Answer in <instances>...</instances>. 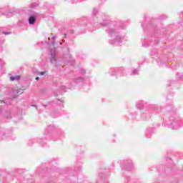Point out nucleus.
Wrapping results in <instances>:
<instances>
[{
    "instance_id": "de8ad7c7",
    "label": "nucleus",
    "mask_w": 183,
    "mask_h": 183,
    "mask_svg": "<svg viewBox=\"0 0 183 183\" xmlns=\"http://www.w3.org/2000/svg\"><path fill=\"white\" fill-rule=\"evenodd\" d=\"M54 95H58V93H55Z\"/></svg>"
},
{
    "instance_id": "6ab92c4d",
    "label": "nucleus",
    "mask_w": 183,
    "mask_h": 183,
    "mask_svg": "<svg viewBox=\"0 0 183 183\" xmlns=\"http://www.w3.org/2000/svg\"><path fill=\"white\" fill-rule=\"evenodd\" d=\"M64 92H66V86H60V91H59V94L60 95H63V94H64Z\"/></svg>"
},
{
    "instance_id": "4468645a",
    "label": "nucleus",
    "mask_w": 183,
    "mask_h": 183,
    "mask_svg": "<svg viewBox=\"0 0 183 183\" xmlns=\"http://www.w3.org/2000/svg\"><path fill=\"white\" fill-rule=\"evenodd\" d=\"M152 134H154V129L148 128L147 129V131L145 132V137L147 138H149L151 137V135H152Z\"/></svg>"
},
{
    "instance_id": "ea45409f",
    "label": "nucleus",
    "mask_w": 183,
    "mask_h": 183,
    "mask_svg": "<svg viewBox=\"0 0 183 183\" xmlns=\"http://www.w3.org/2000/svg\"><path fill=\"white\" fill-rule=\"evenodd\" d=\"M3 102H4V104H6V102H5V101H2V100L0 101V104H2Z\"/></svg>"
},
{
    "instance_id": "c756f323",
    "label": "nucleus",
    "mask_w": 183,
    "mask_h": 183,
    "mask_svg": "<svg viewBox=\"0 0 183 183\" xmlns=\"http://www.w3.org/2000/svg\"><path fill=\"white\" fill-rule=\"evenodd\" d=\"M94 16H95V15H97L98 14V9L94 8L92 12Z\"/></svg>"
},
{
    "instance_id": "412c9836",
    "label": "nucleus",
    "mask_w": 183,
    "mask_h": 183,
    "mask_svg": "<svg viewBox=\"0 0 183 183\" xmlns=\"http://www.w3.org/2000/svg\"><path fill=\"white\" fill-rule=\"evenodd\" d=\"M19 79H21V76L19 75L10 76V81H19Z\"/></svg>"
},
{
    "instance_id": "9d476101",
    "label": "nucleus",
    "mask_w": 183,
    "mask_h": 183,
    "mask_svg": "<svg viewBox=\"0 0 183 183\" xmlns=\"http://www.w3.org/2000/svg\"><path fill=\"white\" fill-rule=\"evenodd\" d=\"M36 16H38V13L34 12L33 14L30 15L29 17V25H34L36 22Z\"/></svg>"
},
{
    "instance_id": "b1692460",
    "label": "nucleus",
    "mask_w": 183,
    "mask_h": 183,
    "mask_svg": "<svg viewBox=\"0 0 183 183\" xmlns=\"http://www.w3.org/2000/svg\"><path fill=\"white\" fill-rule=\"evenodd\" d=\"M5 42V39H0V52H2L4 51V46H2V44Z\"/></svg>"
},
{
    "instance_id": "c03bdc74",
    "label": "nucleus",
    "mask_w": 183,
    "mask_h": 183,
    "mask_svg": "<svg viewBox=\"0 0 183 183\" xmlns=\"http://www.w3.org/2000/svg\"><path fill=\"white\" fill-rule=\"evenodd\" d=\"M36 81H39V77H36Z\"/></svg>"
},
{
    "instance_id": "c9c22d12",
    "label": "nucleus",
    "mask_w": 183,
    "mask_h": 183,
    "mask_svg": "<svg viewBox=\"0 0 183 183\" xmlns=\"http://www.w3.org/2000/svg\"><path fill=\"white\" fill-rule=\"evenodd\" d=\"M2 65H4V60L0 59V66L2 67Z\"/></svg>"
},
{
    "instance_id": "bb28decb",
    "label": "nucleus",
    "mask_w": 183,
    "mask_h": 183,
    "mask_svg": "<svg viewBox=\"0 0 183 183\" xmlns=\"http://www.w3.org/2000/svg\"><path fill=\"white\" fill-rule=\"evenodd\" d=\"M82 167L81 165L77 166L75 169H74V172H79V171H81Z\"/></svg>"
},
{
    "instance_id": "09e8293b",
    "label": "nucleus",
    "mask_w": 183,
    "mask_h": 183,
    "mask_svg": "<svg viewBox=\"0 0 183 183\" xmlns=\"http://www.w3.org/2000/svg\"><path fill=\"white\" fill-rule=\"evenodd\" d=\"M142 28H144V24H142Z\"/></svg>"
},
{
    "instance_id": "a19ab883",
    "label": "nucleus",
    "mask_w": 183,
    "mask_h": 183,
    "mask_svg": "<svg viewBox=\"0 0 183 183\" xmlns=\"http://www.w3.org/2000/svg\"><path fill=\"white\" fill-rule=\"evenodd\" d=\"M99 177L101 178V181H102V174H99Z\"/></svg>"
},
{
    "instance_id": "6e6552de",
    "label": "nucleus",
    "mask_w": 183,
    "mask_h": 183,
    "mask_svg": "<svg viewBox=\"0 0 183 183\" xmlns=\"http://www.w3.org/2000/svg\"><path fill=\"white\" fill-rule=\"evenodd\" d=\"M89 27V24H86L85 21H83L79 26H77L76 31H79V34H84L86 29Z\"/></svg>"
},
{
    "instance_id": "e433bc0d",
    "label": "nucleus",
    "mask_w": 183,
    "mask_h": 183,
    "mask_svg": "<svg viewBox=\"0 0 183 183\" xmlns=\"http://www.w3.org/2000/svg\"><path fill=\"white\" fill-rule=\"evenodd\" d=\"M46 71H41V72H39V75H44V74H46Z\"/></svg>"
},
{
    "instance_id": "49530a36",
    "label": "nucleus",
    "mask_w": 183,
    "mask_h": 183,
    "mask_svg": "<svg viewBox=\"0 0 183 183\" xmlns=\"http://www.w3.org/2000/svg\"><path fill=\"white\" fill-rule=\"evenodd\" d=\"M63 105H64L63 104H60L61 107H63Z\"/></svg>"
},
{
    "instance_id": "7c9ffc66",
    "label": "nucleus",
    "mask_w": 183,
    "mask_h": 183,
    "mask_svg": "<svg viewBox=\"0 0 183 183\" xmlns=\"http://www.w3.org/2000/svg\"><path fill=\"white\" fill-rule=\"evenodd\" d=\"M177 78L178 79H182V80H183V74H177Z\"/></svg>"
},
{
    "instance_id": "f257e3e1",
    "label": "nucleus",
    "mask_w": 183,
    "mask_h": 183,
    "mask_svg": "<svg viewBox=\"0 0 183 183\" xmlns=\"http://www.w3.org/2000/svg\"><path fill=\"white\" fill-rule=\"evenodd\" d=\"M101 25L104 26V29L112 40L109 41L110 45L117 46L122 42V37L118 33V30L124 29L125 24L121 21H111V20H104Z\"/></svg>"
},
{
    "instance_id": "c85d7f7f",
    "label": "nucleus",
    "mask_w": 183,
    "mask_h": 183,
    "mask_svg": "<svg viewBox=\"0 0 183 183\" xmlns=\"http://www.w3.org/2000/svg\"><path fill=\"white\" fill-rule=\"evenodd\" d=\"M168 111H172L173 112H175V110H174V106L172 104L170 105V107H167Z\"/></svg>"
},
{
    "instance_id": "4be33fe9",
    "label": "nucleus",
    "mask_w": 183,
    "mask_h": 183,
    "mask_svg": "<svg viewBox=\"0 0 183 183\" xmlns=\"http://www.w3.org/2000/svg\"><path fill=\"white\" fill-rule=\"evenodd\" d=\"M38 142L41 145V147H46V142H44V139H39Z\"/></svg>"
},
{
    "instance_id": "20e7f679",
    "label": "nucleus",
    "mask_w": 183,
    "mask_h": 183,
    "mask_svg": "<svg viewBox=\"0 0 183 183\" xmlns=\"http://www.w3.org/2000/svg\"><path fill=\"white\" fill-rule=\"evenodd\" d=\"M170 123L167 124L168 128H171L172 129H179L182 127L183 119L174 116L170 117Z\"/></svg>"
},
{
    "instance_id": "2f4dec72",
    "label": "nucleus",
    "mask_w": 183,
    "mask_h": 183,
    "mask_svg": "<svg viewBox=\"0 0 183 183\" xmlns=\"http://www.w3.org/2000/svg\"><path fill=\"white\" fill-rule=\"evenodd\" d=\"M36 6H38L36 3H33L30 5V8H36Z\"/></svg>"
},
{
    "instance_id": "393cba45",
    "label": "nucleus",
    "mask_w": 183,
    "mask_h": 183,
    "mask_svg": "<svg viewBox=\"0 0 183 183\" xmlns=\"http://www.w3.org/2000/svg\"><path fill=\"white\" fill-rule=\"evenodd\" d=\"M152 56H158V50H152L151 51Z\"/></svg>"
},
{
    "instance_id": "0eeeda50",
    "label": "nucleus",
    "mask_w": 183,
    "mask_h": 183,
    "mask_svg": "<svg viewBox=\"0 0 183 183\" xmlns=\"http://www.w3.org/2000/svg\"><path fill=\"white\" fill-rule=\"evenodd\" d=\"M134 168V164H132V161L131 159H124L123 161V167L122 169L125 171H131Z\"/></svg>"
},
{
    "instance_id": "7ed1b4c3",
    "label": "nucleus",
    "mask_w": 183,
    "mask_h": 183,
    "mask_svg": "<svg viewBox=\"0 0 183 183\" xmlns=\"http://www.w3.org/2000/svg\"><path fill=\"white\" fill-rule=\"evenodd\" d=\"M161 109L157 104H149L147 109L142 114V121H149V119L152 117L155 114H159Z\"/></svg>"
},
{
    "instance_id": "79ce46f5",
    "label": "nucleus",
    "mask_w": 183,
    "mask_h": 183,
    "mask_svg": "<svg viewBox=\"0 0 183 183\" xmlns=\"http://www.w3.org/2000/svg\"><path fill=\"white\" fill-rule=\"evenodd\" d=\"M2 114V107H0V115Z\"/></svg>"
},
{
    "instance_id": "58836bf2",
    "label": "nucleus",
    "mask_w": 183,
    "mask_h": 183,
    "mask_svg": "<svg viewBox=\"0 0 183 183\" xmlns=\"http://www.w3.org/2000/svg\"><path fill=\"white\" fill-rule=\"evenodd\" d=\"M55 38H56V36H53L51 37V39H53V41H54V40H55Z\"/></svg>"
},
{
    "instance_id": "4c0bfd02",
    "label": "nucleus",
    "mask_w": 183,
    "mask_h": 183,
    "mask_svg": "<svg viewBox=\"0 0 183 183\" xmlns=\"http://www.w3.org/2000/svg\"><path fill=\"white\" fill-rule=\"evenodd\" d=\"M49 104H51V102H47V103H46V104H42V106L43 107H48V105H49Z\"/></svg>"
},
{
    "instance_id": "39448f33",
    "label": "nucleus",
    "mask_w": 183,
    "mask_h": 183,
    "mask_svg": "<svg viewBox=\"0 0 183 183\" xmlns=\"http://www.w3.org/2000/svg\"><path fill=\"white\" fill-rule=\"evenodd\" d=\"M0 138L6 141H14L15 137L9 129H0Z\"/></svg>"
},
{
    "instance_id": "a878e982",
    "label": "nucleus",
    "mask_w": 183,
    "mask_h": 183,
    "mask_svg": "<svg viewBox=\"0 0 183 183\" xmlns=\"http://www.w3.org/2000/svg\"><path fill=\"white\" fill-rule=\"evenodd\" d=\"M139 72V70L137 69H134L132 71V74L131 75H138Z\"/></svg>"
},
{
    "instance_id": "3c124183",
    "label": "nucleus",
    "mask_w": 183,
    "mask_h": 183,
    "mask_svg": "<svg viewBox=\"0 0 183 183\" xmlns=\"http://www.w3.org/2000/svg\"><path fill=\"white\" fill-rule=\"evenodd\" d=\"M54 141H56V139H54Z\"/></svg>"
},
{
    "instance_id": "37998d69",
    "label": "nucleus",
    "mask_w": 183,
    "mask_h": 183,
    "mask_svg": "<svg viewBox=\"0 0 183 183\" xmlns=\"http://www.w3.org/2000/svg\"><path fill=\"white\" fill-rule=\"evenodd\" d=\"M15 171L17 172V174H19V169H16Z\"/></svg>"
},
{
    "instance_id": "cd10ccee",
    "label": "nucleus",
    "mask_w": 183,
    "mask_h": 183,
    "mask_svg": "<svg viewBox=\"0 0 183 183\" xmlns=\"http://www.w3.org/2000/svg\"><path fill=\"white\" fill-rule=\"evenodd\" d=\"M79 72L81 75H85L86 71L84 69H79Z\"/></svg>"
},
{
    "instance_id": "dca6fc26",
    "label": "nucleus",
    "mask_w": 183,
    "mask_h": 183,
    "mask_svg": "<svg viewBox=\"0 0 183 183\" xmlns=\"http://www.w3.org/2000/svg\"><path fill=\"white\" fill-rule=\"evenodd\" d=\"M56 137H58L59 139H62V138H65V133L62 132V130H58Z\"/></svg>"
},
{
    "instance_id": "8fccbe9b",
    "label": "nucleus",
    "mask_w": 183,
    "mask_h": 183,
    "mask_svg": "<svg viewBox=\"0 0 183 183\" xmlns=\"http://www.w3.org/2000/svg\"><path fill=\"white\" fill-rule=\"evenodd\" d=\"M53 45H54V46H55V43H54V42H53Z\"/></svg>"
},
{
    "instance_id": "2eb2a0df",
    "label": "nucleus",
    "mask_w": 183,
    "mask_h": 183,
    "mask_svg": "<svg viewBox=\"0 0 183 183\" xmlns=\"http://www.w3.org/2000/svg\"><path fill=\"white\" fill-rule=\"evenodd\" d=\"M4 117L6 119H11L12 115L11 114V111L5 110L4 113Z\"/></svg>"
},
{
    "instance_id": "a211bd4d",
    "label": "nucleus",
    "mask_w": 183,
    "mask_h": 183,
    "mask_svg": "<svg viewBox=\"0 0 183 183\" xmlns=\"http://www.w3.org/2000/svg\"><path fill=\"white\" fill-rule=\"evenodd\" d=\"M14 95H16V97H18L21 95V94H24V89H19L17 90H15L13 92Z\"/></svg>"
},
{
    "instance_id": "5701e85b",
    "label": "nucleus",
    "mask_w": 183,
    "mask_h": 183,
    "mask_svg": "<svg viewBox=\"0 0 183 183\" xmlns=\"http://www.w3.org/2000/svg\"><path fill=\"white\" fill-rule=\"evenodd\" d=\"M50 115H51V117H52L53 118H58V117H59V113H58V112H51V114H50Z\"/></svg>"
},
{
    "instance_id": "1a4fd4ad",
    "label": "nucleus",
    "mask_w": 183,
    "mask_h": 183,
    "mask_svg": "<svg viewBox=\"0 0 183 183\" xmlns=\"http://www.w3.org/2000/svg\"><path fill=\"white\" fill-rule=\"evenodd\" d=\"M124 71V68H111L109 71V74L112 75V76H114V75H118L119 72H122Z\"/></svg>"
},
{
    "instance_id": "f704fd0d",
    "label": "nucleus",
    "mask_w": 183,
    "mask_h": 183,
    "mask_svg": "<svg viewBox=\"0 0 183 183\" xmlns=\"http://www.w3.org/2000/svg\"><path fill=\"white\" fill-rule=\"evenodd\" d=\"M67 34H70L71 35H72V34H75V31H74V30H69L67 31Z\"/></svg>"
},
{
    "instance_id": "aec40b11",
    "label": "nucleus",
    "mask_w": 183,
    "mask_h": 183,
    "mask_svg": "<svg viewBox=\"0 0 183 183\" xmlns=\"http://www.w3.org/2000/svg\"><path fill=\"white\" fill-rule=\"evenodd\" d=\"M142 45L145 48H148V46H149V40H148L147 39H144L142 41Z\"/></svg>"
},
{
    "instance_id": "f3484780",
    "label": "nucleus",
    "mask_w": 183,
    "mask_h": 183,
    "mask_svg": "<svg viewBox=\"0 0 183 183\" xmlns=\"http://www.w3.org/2000/svg\"><path fill=\"white\" fill-rule=\"evenodd\" d=\"M145 105V103L142 101L137 102L136 103V107L138 109H142Z\"/></svg>"
},
{
    "instance_id": "f8f14e48",
    "label": "nucleus",
    "mask_w": 183,
    "mask_h": 183,
    "mask_svg": "<svg viewBox=\"0 0 183 183\" xmlns=\"http://www.w3.org/2000/svg\"><path fill=\"white\" fill-rule=\"evenodd\" d=\"M84 82H85V78L84 77H79L77 79H75L74 80V84L73 86L75 85H79L80 84H84Z\"/></svg>"
},
{
    "instance_id": "a18cd8bd",
    "label": "nucleus",
    "mask_w": 183,
    "mask_h": 183,
    "mask_svg": "<svg viewBox=\"0 0 183 183\" xmlns=\"http://www.w3.org/2000/svg\"><path fill=\"white\" fill-rule=\"evenodd\" d=\"M58 101H60V102H61L62 104H64V101H62V100H58Z\"/></svg>"
},
{
    "instance_id": "ddd939ff",
    "label": "nucleus",
    "mask_w": 183,
    "mask_h": 183,
    "mask_svg": "<svg viewBox=\"0 0 183 183\" xmlns=\"http://www.w3.org/2000/svg\"><path fill=\"white\" fill-rule=\"evenodd\" d=\"M11 34L12 32L6 29V28H0V36L2 35H11Z\"/></svg>"
},
{
    "instance_id": "f03ea898",
    "label": "nucleus",
    "mask_w": 183,
    "mask_h": 183,
    "mask_svg": "<svg viewBox=\"0 0 183 183\" xmlns=\"http://www.w3.org/2000/svg\"><path fill=\"white\" fill-rule=\"evenodd\" d=\"M58 49H61L63 54L62 61L63 62H72V56L69 54V48L68 46L62 44L61 42L56 44V47L50 49V62L53 66H56L58 62H59V59L58 58Z\"/></svg>"
},
{
    "instance_id": "9b49d317",
    "label": "nucleus",
    "mask_w": 183,
    "mask_h": 183,
    "mask_svg": "<svg viewBox=\"0 0 183 183\" xmlns=\"http://www.w3.org/2000/svg\"><path fill=\"white\" fill-rule=\"evenodd\" d=\"M54 128H55L54 127V125H49L47 127H46V130H45V132H44V134H45V135H46V139H49V137H51V134H50V132H51V131L52 130V129H54Z\"/></svg>"
},
{
    "instance_id": "423d86ee",
    "label": "nucleus",
    "mask_w": 183,
    "mask_h": 183,
    "mask_svg": "<svg viewBox=\"0 0 183 183\" xmlns=\"http://www.w3.org/2000/svg\"><path fill=\"white\" fill-rule=\"evenodd\" d=\"M19 12L16 9H9V6H6L2 8H0V15H4L5 16H8L9 14H18Z\"/></svg>"
},
{
    "instance_id": "473e14b6",
    "label": "nucleus",
    "mask_w": 183,
    "mask_h": 183,
    "mask_svg": "<svg viewBox=\"0 0 183 183\" xmlns=\"http://www.w3.org/2000/svg\"><path fill=\"white\" fill-rule=\"evenodd\" d=\"M34 142V140H29L27 142V145L29 147H31V145H32V143Z\"/></svg>"
},
{
    "instance_id": "72a5a7b5",
    "label": "nucleus",
    "mask_w": 183,
    "mask_h": 183,
    "mask_svg": "<svg viewBox=\"0 0 183 183\" xmlns=\"http://www.w3.org/2000/svg\"><path fill=\"white\" fill-rule=\"evenodd\" d=\"M167 18H168V16L165 15H162L159 16V19H167Z\"/></svg>"
}]
</instances>
